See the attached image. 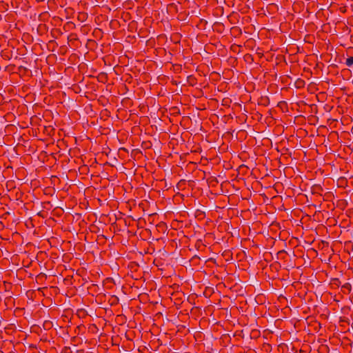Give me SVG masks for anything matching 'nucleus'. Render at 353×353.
I'll return each instance as SVG.
<instances>
[{"label": "nucleus", "instance_id": "nucleus-3", "mask_svg": "<svg viewBox=\"0 0 353 353\" xmlns=\"http://www.w3.org/2000/svg\"><path fill=\"white\" fill-rule=\"evenodd\" d=\"M170 110L171 114L174 116L179 115L181 114L180 110L177 107H172V108H170Z\"/></svg>", "mask_w": 353, "mask_h": 353}, {"label": "nucleus", "instance_id": "nucleus-9", "mask_svg": "<svg viewBox=\"0 0 353 353\" xmlns=\"http://www.w3.org/2000/svg\"><path fill=\"white\" fill-rule=\"evenodd\" d=\"M77 313H78L79 316H80V315L85 316L86 314L85 311L84 310H78Z\"/></svg>", "mask_w": 353, "mask_h": 353}, {"label": "nucleus", "instance_id": "nucleus-1", "mask_svg": "<svg viewBox=\"0 0 353 353\" xmlns=\"http://www.w3.org/2000/svg\"><path fill=\"white\" fill-rule=\"evenodd\" d=\"M351 290L352 286L349 283H346L341 286V291L345 294L350 293L351 292Z\"/></svg>", "mask_w": 353, "mask_h": 353}, {"label": "nucleus", "instance_id": "nucleus-2", "mask_svg": "<svg viewBox=\"0 0 353 353\" xmlns=\"http://www.w3.org/2000/svg\"><path fill=\"white\" fill-rule=\"evenodd\" d=\"M330 284H331L332 286H335V287H336V288H339V287L341 285V281L339 280V279L334 278V279H332Z\"/></svg>", "mask_w": 353, "mask_h": 353}, {"label": "nucleus", "instance_id": "nucleus-5", "mask_svg": "<svg viewBox=\"0 0 353 353\" xmlns=\"http://www.w3.org/2000/svg\"><path fill=\"white\" fill-rule=\"evenodd\" d=\"M52 323L50 321H46L43 323V328L45 330H48L52 327Z\"/></svg>", "mask_w": 353, "mask_h": 353}, {"label": "nucleus", "instance_id": "nucleus-6", "mask_svg": "<svg viewBox=\"0 0 353 353\" xmlns=\"http://www.w3.org/2000/svg\"><path fill=\"white\" fill-rule=\"evenodd\" d=\"M304 84H305L304 81L301 79H298L296 81V85L297 88H301L304 85Z\"/></svg>", "mask_w": 353, "mask_h": 353}, {"label": "nucleus", "instance_id": "nucleus-7", "mask_svg": "<svg viewBox=\"0 0 353 353\" xmlns=\"http://www.w3.org/2000/svg\"><path fill=\"white\" fill-rule=\"evenodd\" d=\"M46 278V275L45 274L41 273L37 276L36 280L38 282L39 281H41L43 279Z\"/></svg>", "mask_w": 353, "mask_h": 353}, {"label": "nucleus", "instance_id": "nucleus-8", "mask_svg": "<svg viewBox=\"0 0 353 353\" xmlns=\"http://www.w3.org/2000/svg\"><path fill=\"white\" fill-rule=\"evenodd\" d=\"M188 81L192 85H193L195 83V78L191 75L188 77Z\"/></svg>", "mask_w": 353, "mask_h": 353}, {"label": "nucleus", "instance_id": "nucleus-10", "mask_svg": "<svg viewBox=\"0 0 353 353\" xmlns=\"http://www.w3.org/2000/svg\"><path fill=\"white\" fill-rule=\"evenodd\" d=\"M38 1H43V0H37Z\"/></svg>", "mask_w": 353, "mask_h": 353}, {"label": "nucleus", "instance_id": "nucleus-4", "mask_svg": "<svg viewBox=\"0 0 353 353\" xmlns=\"http://www.w3.org/2000/svg\"><path fill=\"white\" fill-rule=\"evenodd\" d=\"M345 65L348 67H353V57H350L346 59Z\"/></svg>", "mask_w": 353, "mask_h": 353}]
</instances>
